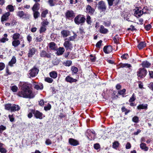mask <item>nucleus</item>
<instances>
[{
	"mask_svg": "<svg viewBox=\"0 0 153 153\" xmlns=\"http://www.w3.org/2000/svg\"><path fill=\"white\" fill-rule=\"evenodd\" d=\"M19 96L25 98H32L35 96L34 94L30 89V85L24 83L21 87V91L17 93Z\"/></svg>",
	"mask_w": 153,
	"mask_h": 153,
	"instance_id": "nucleus-1",
	"label": "nucleus"
},
{
	"mask_svg": "<svg viewBox=\"0 0 153 153\" xmlns=\"http://www.w3.org/2000/svg\"><path fill=\"white\" fill-rule=\"evenodd\" d=\"M11 36L13 40L12 45L15 48L17 47L20 44L21 41H23V37L19 33H15Z\"/></svg>",
	"mask_w": 153,
	"mask_h": 153,
	"instance_id": "nucleus-2",
	"label": "nucleus"
},
{
	"mask_svg": "<svg viewBox=\"0 0 153 153\" xmlns=\"http://www.w3.org/2000/svg\"><path fill=\"white\" fill-rule=\"evenodd\" d=\"M86 19L83 15H78L74 19L75 23L78 25H82L85 22Z\"/></svg>",
	"mask_w": 153,
	"mask_h": 153,
	"instance_id": "nucleus-3",
	"label": "nucleus"
},
{
	"mask_svg": "<svg viewBox=\"0 0 153 153\" xmlns=\"http://www.w3.org/2000/svg\"><path fill=\"white\" fill-rule=\"evenodd\" d=\"M85 135L90 140H94L95 138L96 134L95 132L93 130L88 129Z\"/></svg>",
	"mask_w": 153,
	"mask_h": 153,
	"instance_id": "nucleus-4",
	"label": "nucleus"
},
{
	"mask_svg": "<svg viewBox=\"0 0 153 153\" xmlns=\"http://www.w3.org/2000/svg\"><path fill=\"white\" fill-rule=\"evenodd\" d=\"M146 70L144 68H140L137 72L138 79H140L145 77L146 74Z\"/></svg>",
	"mask_w": 153,
	"mask_h": 153,
	"instance_id": "nucleus-5",
	"label": "nucleus"
},
{
	"mask_svg": "<svg viewBox=\"0 0 153 153\" xmlns=\"http://www.w3.org/2000/svg\"><path fill=\"white\" fill-rule=\"evenodd\" d=\"M97 7L100 11L104 12L106 9V5L105 2L102 0L98 2Z\"/></svg>",
	"mask_w": 153,
	"mask_h": 153,
	"instance_id": "nucleus-6",
	"label": "nucleus"
},
{
	"mask_svg": "<svg viewBox=\"0 0 153 153\" xmlns=\"http://www.w3.org/2000/svg\"><path fill=\"white\" fill-rule=\"evenodd\" d=\"M39 71V69L34 67L29 71L28 76L30 77H35L38 74Z\"/></svg>",
	"mask_w": 153,
	"mask_h": 153,
	"instance_id": "nucleus-7",
	"label": "nucleus"
},
{
	"mask_svg": "<svg viewBox=\"0 0 153 153\" xmlns=\"http://www.w3.org/2000/svg\"><path fill=\"white\" fill-rule=\"evenodd\" d=\"M65 16L66 19L69 20H71L74 17L75 13L71 10H68L65 13Z\"/></svg>",
	"mask_w": 153,
	"mask_h": 153,
	"instance_id": "nucleus-8",
	"label": "nucleus"
},
{
	"mask_svg": "<svg viewBox=\"0 0 153 153\" xmlns=\"http://www.w3.org/2000/svg\"><path fill=\"white\" fill-rule=\"evenodd\" d=\"M67 39H65V42L63 45L67 50H71L72 48V44L69 41L66 40Z\"/></svg>",
	"mask_w": 153,
	"mask_h": 153,
	"instance_id": "nucleus-9",
	"label": "nucleus"
},
{
	"mask_svg": "<svg viewBox=\"0 0 153 153\" xmlns=\"http://www.w3.org/2000/svg\"><path fill=\"white\" fill-rule=\"evenodd\" d=\"M34 88L37 90H42L43 89V85L42 83H38L34 82L32 84Z\"/></svg>",
	"mask_w": 153,
	"mask_h": 153,
	"instance_id": "nucleus-10",
	"label": "nucleus"
},
{
	"mask_svg": "<svg viewBox=\"0 0 153 153\" xmlns=\"http://www.w3.org/2000/svg\"><path fill=\"white\" fill-rule=\"evenodd\" d=\"M10 15V14L9 12H7L3 14L1 19V22L2 23H3V22L4 21H7L8 19L9 16Z\"/></svg>",
	"mask_w": 153,
	"mask_h": 153,
	"instance_id": "nucleus-11",
	"label": "nucleus"
},
{
	"mask_svg": "<svg viewBox=\"0 0 153 153\" xmlns=\"http://www.w3.org/2000/svg\"><path fill=\"white\" fill-rule=\"evenodd\" d=\"M33 114L36 118L42 119L43 118V114L38 111H34Z\"/></svg>",
	"mask_w": 153,
	"mask_h": 153,
	"instance_id": "nucleus-12",
	"label": "nucleus"
},
{
	"mask_svg": "<svg viewBox=\"0 0 153 153\" xmlns=\"http://www.w3.org/2000/svg\"><path fill=\"white\" fill-rule=\"evenodd\" d=\"M65 80L67 82L72 83L76 82L77 81V80L76 79H74L71 77L70 76H68L65 79Z\"/></svg>",
	"mask_w": 153,
	"mask_h": 153,
	"instance_id": "nucleus-13",
	"label": "nucleus"
},
{
	"mask_svg": "<svg viewBox=\"0 0 153 153\" xmlns=\"http://www.w3.org/2000/svg\"><path fill=\"white\" fill-rule=\"evenodd\" d=\"M103 50L105 53H109L112 51V48L111 45L105 46L104 47Z\"/></svg>",
	"mask_w": 153,
	"mask_h": 153,
	"instance_id": "nucleus-14",
	"label": "nucleus"
},
{
	"mask_svg": "<svg viewBox=\"0 0 153 153\" xmlns=\"http://www.w3.org/2000/svg\"><path fill=\"white\" fill-rule=\"evenodd\" d=\"M69 143L70 144L74 146H76L79 144V142L78 141L72 138L69 139Z\"/></svg>",
	"mask_w": 153,
	"mask_h": 153,
	"instance_id": "nucleus-15",
	"label": "nucleus"
},
{
	"mask_svg": "<svg viewBox=\"0 0 153 153\" xmlns=\"http://www.w3.org/2000/svg\"><path fill=\"white\" fill-rule=\"evenodd\" d=\"M40 56L41 57H46L48 58H50L51 57L50 54L47 53L44 50L41 51Z\"/></svg>",
	"mask_w": 153,
	"mask_h": 153,
	"instance_id": "nucleus-16",
	"label": "nucleus"
},
{
	"mask_svg": "<svg viewBox=\"0 0 153 153\" xmlns=\"http://www.w3.org/2000/svg\"><path fill=\"white\" fill-rule=\"evenodd\" d=\"M94 10L90 5H88L86 7V12L91 15L93 14L94 11Z\"/></svg>",
	"mask_w": 153,
	"mask_h": 153,
	"instance_id": "nucleus-17",
	"label": "nucleus"
},
{
	"mask_svg": "<svg viewBox=\"0 0 153 153\" xmlns=\"http://www.w3.org/2000/svg\"><path fill=\"white\" fill-rule=\"evenodd\" d=\"M20 107L17 105L12 104L11 112L18 111L20 110Z\"/></svg>",
	"mask_w": 153,
	"mask_h": 153,
	"instance_id": "nucleus-18",
	"label": "nucleus"
},
{
	"mask_svg": "<svg viewBox=\"0 0 153 153\" xmlns=\"http://www.w3.org/2000/svg\"><path fill=\"white\" fill-rule=\"evenodd\" d=\"M99 31L100 33L103 34H106L108 32V30L102 25L100 26Z\"/></svg>",
	"mask_w": 153,
	"mask_h": 153,
	"instance_id": "nucleus-19",
	"label": "nucleus"
},
{
	"mask_svg": "<svg viewBox=\"0 0 153 153\" xmlns=\"http://www.w3.org/2000/svg\"><path fill=\"white\" fill-rule=\"evenodd\" d=\"M131 66L130 64L128 63H120L118 65L117 67V68L119 69L120 68H123L124 67L129 68H131Z\"/></svg>",
	"mask_w": 153,
	"mask_h": 153,
	"instance_id": "nucleus-20",
	"label": "nucleus"
},
{
	"mask_svg": "<svg viewBox=\"0 0 153 153\" xmlns=\"http://www.w3.org/2000/svg\"><path fill=\"white\" fill-rule=\"evenodd\" d=\"M36 50L34 48H30L29 50L28 54V57H31L35 54Z\"/></svg>",
	"mask_w": 153,
	"mask_h": 153,
	"instance_id": "nucleus-21",
	"label": "nucleus"
},
{
	"mask_svg": "<svg viewBox=\"0 0 153 153\" xmlns=\"http://www.w3.org/2000/svg\"><path fill=\"white\" fill-rule=\"evenodd\" d=\"M138 110L146 109L148 108V105L147 104H142L139 105L137 107Z\"/></svg>",
	"mask_w": 153,
	"mask_h": 153,
	"instance_id": "nucleus-22",
	"label": "nucleus"
},
{
	"mask_svg": "<svg viewBox=\"0 0 153 153\" xmlns=\"http://www.w3.org/2000/svg\"><path fill=\"white\" fill-rule=\"evenodd\" d=\"M144 68H148L151 66V64L147 61H143L141 64Z\"/></svg>",
	"mask_w": 153,
	"mask_h": 153,
	"instance_id": "nucleus-23",
	"label": "nucleus"
},
{
	"mask_svg": "<svg viewBox=\"0 0 153 153\" xmlns=\"http://www.w3.org/2000/svg\"><path fill=\"white\" fill-rule=\"evenodd\" d=\"M61 34L63 38H65L70 35V32L68 30H64L61 31Z\"/></svg>",
	"mask_w": 153,
	"mask_h": 153,
	"instance_id": "nucleus-24",
	"label": "nucleus"
},
{
	"mask_svg": "<svg viewBox=\"0 0 153 153\" xmlns=\"http://www.w3.org/2000/svg\"><path fill=\"white\" fill-rule=\"evenodd\" d=\"M143 14L141 9H138L136 10L134 13L135 16L137 17H140Z\"/></svg>",
	"mask_w": 153,
	"mask_h": 153,
	"instance_id": "nucleus-25",
	"label": "nucleus"
},
{
	"mask_svg": "<svg viewBox=\"0 0 153 153\" xmlns=\"http://www.w3.org/2000/svg\"><path fill=\"white\" fill-rule=\"evenodd\" d=\"M8 35L7 33H5L4 35V37H2L1 39V43H4L7 41L9 40V39L7 38Z\"/></svg>",
	"mask_w": 153,
	"mask_h": 153,
	"instance_id": "nucleus-26",
	"label": "nucleus"
},
{
	"mask_svg": "<svg viewBox=\"0 0 153 153\" xmlns=\"http://www.w3.org/2000/svg\"><path fill=\"white\" fill-rule=\"evenodd\" d=\"M49 75L51 78L54 79L57 77V73L56 71H53L49 73Z\"/></svg>",
	"mask_w": 153,
	"mask_h": 153,
	"instance_id": "nucleus-27",
	"label": "nucleus"
},
{
	"mask_svg": "<svg viewBox=\"0 0 153 153\" xmlns=\"http://www.w3.org/2000/svg\"><path fill=\"white\" fill-rule=\"evenodd\" d=\"M146 144L144 143H142L140 144V147L141 149L145 151H147L149 148L146 146Z\"/></svg>",
	"mask_w": 153,
	"mask_h": 153,
	"instance_id": "nucleus-28",
	"label": "nucleus"
},
{
	"mask_svg": "<svg viewBox=\"0 0 153 153\" xmlns=\"http://www.w3.org/2000/svg\"><path fill=\"white\" fill-rule=\"evenodd\" d=\"M71 70L72 71V75H74L77 74L78 72V69L77 67L72 66L71 67Z\"/></svg>",
	"mask_w": 153,
	"mask_h": 153,
	"instance_id": "nucleus-29",
	"label": "nucleus"
},
{
	"mask_svg": "<svg viewBox=\"0 0 153 153\" xmlns=\"http://www.w3.org/2000/svg\"><path fill=\"white\" fill-rule=\"evenodd\" d=\"M146 46V44L144 42H140L138 45L137 47L139 49H141L145 47Z\"/></svg>",
	"mask_w": 153,
	"mask_h": 153,
	"instance_id": "nucleus-30",
	"label": "nucleus"
},
{
	"mask_svg": "<svg viewBox=\"0 0 153 153\" xmlns=\"http://www.w3.org/2000/svg\"><path fill=\"white\" fill-rule=\"evenodd\" d=\"M65 49L63 48L60 47L57 51L56 53L58 55H62L64 52Z\"/></svg>",
	"mask_w": 153,
	"mask_h": 153,
	"instance_id": "nucleus-31",
	"label": "nucleus"
},
{
	"mask_svg": "<svg viewBox=\"0 0 153 153\" xmlns=\"http://www.w3.org/2000/svg\"><path fill=\"white\" fill-rule=\"evenodd\" d=\"M16 62V59L15 56H13L11 61L9 62V65L11 67L13 66V64H15Z\"/></svg>",
	"mask_w": 153,
	"mask_h": 153,
	"instance_id": "nucleus-32",
	"label": "nucleus"
},
{
	"mask_svg": "<svg viewBox=\"0 0 153 153\" xmlns=\"http://www.w3.org/2000/svg\"><path fill=\"white\" fill-rule=\"evenodd\" d=\"M4 146V145L3 144L0 143V152L1 153H6L7 150Z\"/></svg>",
	"mask_w": 153,
	"mask_h": 153,
	"instance_id": "nucleus-33",
	"label": "nucleus"
},
{
	"mask_svg": "<svg viewBox=\"0 0 153 153\" xmlns=\"http://www.w3.org/2000/svg\"><path fill=\"white\" fill-rule=\"evenodd\" d=\"M49 48L51 50H54L56 49V47L55 43L51 42L49 43Z\"/></svg>",
	"mask_w": 153,
	"mask_h": 153,
	"instance_id": "nucleus-34",
	"label": "nucleus"
},
{
	"mask_svg": "<svg viewBox=\"0 0 153 153\" xmlns=\"http://www.w3.org/2000/svg\"><path fill=\"white\" fill-rule=\"evenodd\" d=\"M12 104H7L4 105V108L6 110L11 112Z\"/></svg>",
	"mask_w": 153,
	"mask_h": 153,
	"instance_id": "nucleus-35",
	"label": "nucleus"
},
{
	"mask_svg": "<svg viewBox=\"0 0 153 153\" xmlns=\"http://www.w3.org/2000/svg\"><path fill=\"white\" fill-rule=\"evenodd\" d=\"M62 64L66 66H69L72 64V61L70 60H68L63 62Z\"/></svg>",
	"mask_w": 153,
	"mask_h": 153,
	"instance_id": "nucleus-36",
	"label": "nucleus"
},
{
	"mask_svg": "<svg viewBox=\"0 0 153 153\" xmlns=\"http://www.w3.org/2000/svg\"><path fill=\"white\" fill-rule=\"evenodd\" d=\"M6 9L10 12H13L14 10L13 6L11 4L7 5L6 7Z\"/></svg>",
	"mask_w": 153,
	"mask_h": 153,
	"instance_id": "nucleus-37",
	"label": "nucleus"
},
{
	"mask_svg": "<svg viewBox=\"0 0 153 153\" xmlns=\"http://www.w3.org/2000/svg\"><path fill=\"white\" fill-rule=\"evenodd\" d=\"M42 21L41 23L42 25L46 27V26L48 25L49 24V22H48L47 19H43L42 18Z\"/></svg>",
	"mask_w": 153,
	"mask_h": 153,
	"instance_id": "nucleus-38",
	"label": "nucleus"
},
{
	"mask_svg": "<svg viewBox=\"0 0 153 153\" xmlns=\"http://www.w3.org/2000/svg\"><path fill=\"white\" fill-rule=\"evenodd\" d=\"M39 4L37 3H36L32 7V10L33 11H36L39 9Z\"/></svg>",
	"mask_w": 153,
	"mask_h": 153,
	"instance_id": "nucleus-39",
	"label": "nucleus"
},
{
	"mask_svg": "<svg viewBox=\"0 0 153 153\" xmlns=\"http://www.w3.org/2000/svg\"><path fill=\"white\" fill-rule=\"evenodd\" d=\"M43 40V36L41 35H39L37 36L36 38L35 41L37 42H40L42 41Z\"/></svg>",
	"mask_w": 153,
	"mask_h": 153,
	"instance_id": "nucleus-40",
	"label": "nucleus"
},
{
	"mask_svg": "<svg viewBox=\"0 0 153 153\" xmlns=\"http://www.w3.org/2000/svg\"><path fill=\"white\" fill-rule=\"evenodd\" d=\"M48 13V10H45L43 11L41 14V19L43 18H45L46 16V15Z\"/></svg>",
	"mask_w": 153,
	"mask_h": 153,
	"instance_id": "nucleus-41",
	"label": "nucleus"
},
{
	"mask_svg": "<svg viewBox=\"0 0 153 153\" xmlns=\"http://www.w3.org/2000/svg\"><path fill=\"white\" fill-rule=\"evenodd\" d=\"M120 143L117 141H114L113 143L112 147L113 148L117 149L119 147Z\"/></svg>",
	"mask_w": 153,
	"mask_h": 153,
	"instance_id": "nucleus-42",
	"label": "nucleus"
},
{
	"mask_svg": "<svg viewBox=\"0 0 153 153\" xmlns=\"http://www.w3.org/2000/svg\"><path fill=\"white\" fill-rule=\"evenodd\" d=\"M86 22L87 23L88 25H91L92 22L91 18V17L88 15L86 16Z\"/></svg>",
	"mask_w": 153,
	"mask_h": 153,
	"instance_id": "nucleus-43",
	"label": "nucleus"
},
{
	"mask_svg": "<svg viewBox=\"0 0 153 153\" xmlns=\"http://www.w3.org/2000/svg\"><path fill=\"white\" fill-rule=\"evenodd\" d=\"M45 81L49 83H51L53 81V79L49 77H45Z\"/></svg>",
	"mask_w": 153,
	"mask_h": 153,
	"instance_id": "nucleus-44",
	"label": "nucleus"
},
{
	"mask_svg": "<svg viewBox=\"0 0 153 153\" xmlns=\"http://www.w3.org/2000/svg\"><path fill=\"white\" fill-rule=\"evenodd\" d=\"M33 16L35 19L38 18L39 16L40 13L38 11H33Z\"/></svg>",
	"mask_w": 153,
	"mask_h": 153,
	"instance_id": "nucleus-45",
	"label": "nucleus"
},
{
	"mask_svg": "<svg viewBox=\"0 0 153 153\" xmlns=\"http://www.w3.org/2000/svg\"><path fill=\"white\" fill-rule=\"evenodd\" d=\"M17 16L20 18H22L25 15L23 11H19L17 13Z\"/></svg>",
	"mask_w": 153,
	"mask_h": 153,
	"instance_id": "nucleus-46",
	"label": "nucleus"
},
{
	"mask_svg": "<svg viewBox=\"0 0 153 153\" xmlns=\"http://www.w3.org/2000/svg\"><path fill=\"white\" fill-rule=\"evenodd\" d=\"M121 110L123 112H125V115H127L128 113L130 111V110L127 109L124 107H122L121 108Z\"/></svg>",
	"mask_w": 153,
	"mask_h": 153,
	"instance_id": "nucleus-47",
	"label": "nucleus"
},
{
	"mask_svg": "<svg viewBox=\"0 0 153 153\" xmlns=\"http://www.w3.org/2000/svg\"><path fill=\"white\" fill-rule=\"evenodd\" d=\"M132 121L135 123H137L139 122V118L137 116H134L132 119Z\"/></svg>",
	"mask_w": 153,
	"mask_h": 153,
	"instance_id": "nucleus-48",
	"label": "nucleus"
},
{
	"mask_svg": "<svg viewBox=\"0 0 153 153\" xmlns=\"http://www.w3.org/2000/svg\"><path fill=\"white\" fill-rule=\"evenodd\" d=\"M48 3L51 6H53L55 5V0H49Z\"/></svg>",
	"mask_w": 153,
	"mask_h": 153,
	"instance_id": "nucleus-49",
	"label": "nucleus"
},
{
	"mask_svg": "<svg viewBox=\"0 0 153 153\" xmlns=\"http://www.w3.org/2000/svg\"><path fill=\"white\" fill-rule=\"evenodd\" d=\"M46 27L42 25L39 30L40 33L45 32L46 30Z\"/></svg>",
	"mask_w": 153,
	"mask_h": 153,
	"instance_id": "nucleus-50",
	"label": "nucleus"
},
{
	"mask_svg": "<svg viewBox=\"0 0 153 153\" xmlns=\"http://www.w3.org/2000/svg\"><path fill=\"white\" fill-rule=\"evenodd\" d=\"M136 99V97L134 94H133L131 97L130 98L129 100V102H132L135 101Z\"/></svg>",
	"mask_w": 153,
	"mask_h": 153,
	"instance_id": "nucleus-51",
	"label": "nucleus"
},
{
	"mask_svg": "<svg viewBox=\"0 0 153 153\" xmlns=\"http://www.w3.org/2000/svg\"><path fill=\"white\" fill-rule=\"evenodd\" d=\"M11 89L13 92H16L18 90V88L16 85L10 87Z\"/></svg>",
	"mask_w": 153,
	"mask_h": 153,
	"instance_id": "nucleus-52",
	"label": "nucleus"
},
{
	"mask_svg": "<svg viewBox=\"0 0 153 153\" xmlns=\"http://www.w3.org/2000/svg\"><path fill=\"white\" fill-rule=\"evenodd\" d=\"M51 105L50 104H48L47 106H45L44 107V109L45 111H47L50 110L51 108Z\"/></svg>",
	"mask_w": 153,
	"mask_h": 153,
	"instance_id": "nucleus-53",
	"label": "nucleus"
},
{
	"mask_svg": "<svg viewBox=\"0 0 153 153\" xmlns=\"http://www.w3.org/2000/svg\"><path fill=\"white\" fill-rule=\"evenodd\" d=\"M111 24V21H109L107 22H104V25L105 26L108 27L110 26Z\"/></svg>",
	"mask_w": 153,
	"mask_h": 153,
	"instance_id": "nucleus-54",
	"label": "nucleus"
},
{
	"mask_svg": "<svg viewBox=\"0 0 153 153\" xmlns=\"http://www.w3.org/2000/svg\"><path fill=\"white\" fill-rule=\"evenodd\" d=\"M129 57L127 53H124L121 56V58L122 59H127Z\"/></svg>",
	"mask_w": 153,
	"mask_h": 153,
	"instance_id": "nucleus-55",
	"label": "nucleus"
},
{
	"mask_svg": "<svg viewBox=\"0 0 153 153\" xmlns=\"http://www.w3.org/2000/svg\"><path fill=\"white\" fill-rule=\"evenodd\" d=\"M30 110L31 111V112H30V111H29V113L27 115L28 117L29 118H30L32 117V116H33L32 113H33V112H34V111L33 109L31 110Z\"/></svg>",
	"mask_w": 153,
	"mask_h": 153,
	"instance_id": "nucleus-56",
	"label": "nucleus"
},
{
	"mask_svg": "<svg viewBox=\"0 0 153 153\" xmlns=\"http://www.w3.org/2000/svg\"><path fill=\"white\" fill-rule=\"evenodd\" d=\"M141 10L143 14L147 13L148 12V10L147 7H144Z\"/></svg>",
	"mask_w": 153,
	"mask_h": 153,
	"instance_id": "nucleus-57",
	"label": "nucleus"
},
{
	"mask_svg": "<svg viewBox=\"0 0 153 153\" xmlns=\"http://www.w3.org/2000/svg\"><path fill=\"white\" fill-rule=\"evenodd\" d=\"M90 59L92 62H94L96 59L95 56H94L92 54H91L90 55Z\"/></svg>",
	"mask_w": 153,
	"mask_h": 153,
	"instance_id": "nucleus-58",
	"label": "nucleus"
},
{
	"mask_svg": "<svg viewBox=\"0 0 153 153\" xmlns=\"http://www.w3.org/2000/svg\"><path fill=\"white\" fill-rule=\"evenodd\" d=\"M102 41L101 40L98 42L96 45V46L97 48H100L101 45Z\"/></svg>",
	"mask_w": 153,
	"mask_h": 153,
	"instance_id": "nucleus-59",
	"label": "nucleus"
},
{
	"mask_svg": "<svg viewBox=\"0 0 153 153\" xmlns=\"http://www.w3.org/2000/svg\"><path fill=\"white\" fill-rule=\"evenodd\" d=\"M126 91V89L124 88L122 90L119 91L118 93L120 95H123L124 94Z\"/></svg>",
	"mask_w": 153,
	"mask_h": 153,
	"instance_id": "nucleus-60",
	"label": "nucleus"
},
{
	"mask_svg": "<svg viewBox=\"0 0 153 153\" xmlns=\"http://www.w3.org/2000/svg\"><path fill=\"white\" fill-rule=\"evenodd\" d=\"M5 67L4 64L3 62H0V71H2L4 69Z\"/></svg>",
	"mask_w": 153,
	"mask_h": 153,
	"instance_id": "nucleus-61",
	"label": "nucleus"
},
{
	"mask_svg": "<svg viewBox=\"0 0 153 153\" xmlns=\"http://www.w3.org/2000/svg\"><path fill=\"white\" fill-rule=\"evenodd\" d=\"M94 147L96 150H98L100 149V146L99 143H96L94 145Z\"/></svg>",
	"mask_w": 153,
	"mask_h": 153,
	"instance_id": "nucleus-62",
	"label": "nucleus"
},
{
	"mask_svg": "<svg viewBox=\"0 0 153 153\" xmlns=\"http://www.w3.org/2000/svg\"><path fill=\"white\" fill-rule=\"evenodd\" d=\"M115 0H107L109 6H112L113 4V1Z\"/></svg>",
	"mask_w": 153,
	"mask_h": 153,
	"instance_id": "nucleus-63",
	"label": "nucleus"
},
{
	"mask_svg": "<svg viewBox=\"0 0 153 153\" xmlns=\"http://www.w3.org/2000/svg\"><path fill=\"white\" fill-rule=\"evenodd\" d=\"M148 87L153 91V82H151L148 85Z\"/></svg>",
	"mask_w": 153,
	"mask_h": 153,
	"instance_id": "nucleus-64",
	"label": "nucleus"
}]
</instances>
